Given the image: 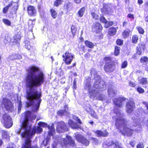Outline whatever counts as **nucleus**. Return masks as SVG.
Returning a JSON list of instances; mask_svg holds the SVG:
<instances>
[{"instance_id":"1","label":"nucleus","mask_w":148,"mask_h":148,"mask_svg":"<svg viewBox=\"0 0 148 148\" xmlns=\"http://www.w3.org/2000/svg\"><path fill=\"white\" fill-rule=\"evenodd\" d=\"M44 74L42 72H27L25 78L27 89L26 98L27 99L26 106L29 107L32 106V112L27 111L24 113V119L20 128L16 132L17 134H20L22 138L27 139L25 140H30L32 136L36 133H40L42 129L40 127H34L31 131V128L32 120L36 117L35 114L38 110L41 102L40 99L41 94L38 92L36 88L40 86L44 82Z\"/></svg>"},{"instance_id":"2","label":"nucleus","mask_w":148,"mask_h":148,"mask_svg":"<svg viewBox=\"0 0 148 148\" xmlns=\"http://www.w3.org/2000/svg\"><path fill=\"white\" fill-rule=\"evenodd\" d=\"M116 115L114 117L116 119L115 125L117 129L123 135L131 136L133 130L128 127V122L124 118L123 114L120 112H118L116 113Z\"/></svg>"},{"instance_id":"3","label":"nucleus","mask_w":148,"mask_h":148,"mask_svg":"<svg viewBox=\"0 0 148 148\" xmlns=\"http://www.w3.org/2000/svg\"><path fill=\"white\" fill-rule=\"evenodd\" d=\"M94 80V87H92L91 88V85L90 83H87L86 84V88H87L89 92V96L91 99H94L95 98L100 100H103L104 99V96L102 95H99L97 91V90H95V88H99L103 87V81H101L100 77L99 76H95L93 79Z\"/></svg>"},{"instance_id":"4","label":"nucleus","mask_w":148,"mask_h":148,"mask_svg":"<svg viewBox=\"0 0 148 148\" xmlns=\"http://www.w3.org/2000/svg\"><path fill=\"white\" fill-rule=\"evenodd\" d=\"M60 137L55 138V141H54V143L52 144L53 148H56L58 142L60 143V144L61 143L63 146L67 144H69L72 146L75 145L74 141L72 140L71 137L70 136H67L65 139L63 138L60 141Z\"/></svg>"},{"instance_id":"5","label":"nucleus","mask_w":148,"mask_h":148,"mask_svg":"<svg viewBox=\"0 0 148 148\" xmlns=\"http://www.w3.org/2000/svg\"><path fill=\"white\" fill-rule=\"evenodd\" d=\"M4 109L8 111H12L14 109V107L11 101L6 98H4L2 100V104L0 108V113L1 114Z\"/></svg>"},{"instance_id":"6","label":"nucleus","mask_w":148,"mask_h":148,"mask_svg":"<svg viewBox=\"0 0 148 148\" xmlns=\"http://www.w3.org/2000/svg\"><path fill=\"white\" fill-rule=\"evenodd\" d=\"M1 121L4 124L5 127L7 128H10L12 125L11 118L6 114L3 115Z\"/></svg>"},{"instance_id":"7","label":"nucleus","mask_w":148,"mask_h":148,"mask_svg":"<svg viewBox=\"0 0 148 148\" xmlns=\"http://www.w3.org/2000/svg\"><path fill=\"white\" fill-rule=\"evenodd\" d=\"M74 55L69 53L68 52H66L63 55V60L67 64H69L71 63L74 57Z\"/></svg>"},{"instance_id":"8","label":"nucleus","mask_w":148,"mask_h":148,"mask_svg":"<svg viewBox=\"0 0 148 148\" xmlns=\"http://www.w3.org/2000/svg\"><path fill=\"white\" fill-rule=\"evenodd\" d=\"M75 137L78 142L81 143L82 144L85 145H89V141L82 135L75 133Z\"/></svg>"},{"instance_id":"9","label":"nucleus","mask_w":148,"mask_h":148,"mask_svg":"<svg viewBox=\"0 0 148 148\" xmlns=\"http://www.w3.org/2000/svg\"><path fill=\"white\" fill-rule=\"evenodd\" d=\"M68 130V128L64 122L62 121L58 123L56 127V130L59 132H62Z\"/></svg>"},{"instance_id":"10","label":"nucleus","mask_w":148,"mask_h":148,"mask_svg":"<svg viewBox=\"0 0 148 148\" xmlns=\"http://www.w3.org/2000/svg\"><path fill=\"white\" fill-rule=\"evenodd\" d=\"M135 105L134 102L132 100L129 101L127 103L126 108L127 111L129 113H131L133 111V109L134 108Z\"/></svg>"},{"instance_id":"11","label":"nucleus","mask_w":148,"mask_h":148,"mask_svg":"<svg viewBox=\"0 0 148 148\" xmlns=\"http://www.w3.org/2000/svg\"><path fill=\"white\" fill-rule=\"evenodd\" d=\"M102 29V27L100 23L97 22L93 23L92 30L94 32L97 33L100 32Z\"/></svg>"},{"instance_id":"12","label":"nucleus","mask_w":148,"mask_h":148,"mask_svg":"<svg viewBox=\"0 0 148 148\" xmlns=\"http://www.w3.org/2000/svg\"><path fill=\"white\" fill-rule=\"evenodd\" d=\"M113 101L117 107H121L124 103V99L122 98H114L113 99Z\"/></svg>"},{"instance_id":"13","label":"nucleus","mask_w":148,"mask_h":148,"mask_svg":"<svg viewBox=\"0 0 148 148\" xmlns=\"http://www.w3.org/2000/svg\"><path fill=\"white\" fill-rule=\"evenodd\" d=\"M114 69V66L110 62L106 63L104 67L105 71L107 72H111Z\"/></svg>"},{"instance_id":"14","label":"nucleus","mask_w":148,"mask_h":148,"mask_svg":"<svg viewBox=\"0 0 148 148\" xmlns=\"http://www.w3.org/2000/svg\"><path fill=\"white\" fill-rule=\"evenodd\" d=\"M54 124H52L51 127H49L48 129L49 130V132H48L49 136H48L46 138V140L47 142H48L50 139V136H53L55 133V130L54 129Z\"/></svg>"},{"instance_id":"15","label":"nucleus","mask_w":148,"mask_h":148,"mask_svg":"<svg viewBox=\"0 0 148 148\" xmlns=\"http://www.w3.org/2000/svg\"><path fill=\"white\" fill-rule=\"evenodd\" d=\"M28 14L30 16H34L36 14V11L33 6L29 5L27 8Z\"/></svg>"},{"instance_id":"16","label":"nucleus","mask_w":148,"mask_h":148,"mask_svg":"<svg viewBox=\"0 0 148 148\" xmlns=\"http://www.w3.org/2000/svg\"><path fill=\"white\" fill-rule=\"evenodd\" d=\"M145 45L142 43L139 44L136 47V53L139 55H140L143 51L144 50Z\"/></svg>"},{"instance_id":"17","label":"nucleus","mask_w":148,"mask_h":148,"mask_svg":"<svg viewBox=\"0 0 148 148\" xmlns=\"http://www.w3.org/2000/svg\"><path fill=\"white\" fill-rule=\"evenodd\" d=\"M95 133L97 136L106 137L108 136V133L106 131L102 132L100 130H97L95 131Z\"/></svg>"},{"instance_id":"18","label":"nucleus","mask_w":148,"mask_h":148,"mask_svg":"<svg viewBox=\"0 0 148 148\" xmlns=\"http://www.w3.org/2000/svg\"><path fill=\"white\" fill-rule=\"evenodd\" d=\"M21 58V56L18 54L10 55L8 58L9 60H14L15 59H20Z\"/></svg>"},{"instance_id":"19","label":"nucleus","mask_w":148,"mask_h":148,"mask_svg":"<svg viewBox=\"0 0 148 148\" xmlns=\"http://www.w3.org/2000/svg\"><path fill=\"white\" fill-rule=\"evenodd\" d=\"M108 92L109 96L110 97H114L116 93V90L113 88H109Z\"/></svg>"},{"instance_id":"20","label":"nucleus","mask_w":148,"mask_h":148,"mask_svg":"<svg viewBox=\"0 0 148 148\" xmlns=\"http://www.w3.org/2000/svg\"><path fill=\"white\" fill-rule=\"evenodd\" d=\"M21 38V37L20 36V33H18L16 34L14 37V44H18Z\"/></svg>"},{"instance_id":"21","label":"nucleus","mask_w":148,"mask_h":148,"mask_svg":"<svg viewBox=\"0 0 148 148\" xmlns=\"http://www.w3.org/2000/svg\"><path fill=\"white\" fill-rule=\"evenodd\" d=\"M134 125L135 126H138L139 128H140L141 125V122L139 119L136 118L133 120Z\"/></svg>"},{"instance_id":"22","label":"nucleus","mask_w":148,"mask_h":148,"mask_svg":"<svg viewBox=\"0 0 148 148\" xmlns=\"http://www.w3.org/2000/svg\"><path fill=\"white\" fill-rule=\"evenodd\" d=\"M68 124L73 129H76L78 127V125L71 120H70L68 121Z\"/></svg>"},{"instance_id":"23","label":"nucleus","mask_w":148,"mask_h":148,"mask_svg":"<svg viewBox=\"0 0 148 148\" xmlns=\"http://www.w3.org/2000/svg\"><path fill=\"white\" fill-rule=\"evenodd\" d=\"M31 141L29 140H25V143L23 144L22 148H31Z\"/></svg>"},{"instance_id":"24","label":"nucleus","mask_w":148,"mask_h":148,"mask_svg":"<svg viewBox=\"0 0 148 148\" xmlns=\"http://www.w3.org/2000/svg\"><path fill=\"white\" fill-rule=\"evenodd\" d=\"M116 30L114 27L110 28L108 31V34L111 36H114L116 33Z\"/></svg>"},{"instance_id":"25","label":"nucleus","mask_w":148,"mask_h":148,"mask_svg":"<svg viewBox=\"0 0 148 148\" xmlns=\"http://www.w3.org/2000/svg\"><path fill=\"white\" fill-rule=\"evenodd\" d=\"M111 8L107 5L104 6L102 11H104V13L105 14L110 13L111 11Z\"/></svg>"},{"instance_id":"26","label":"nucleus","mask_w":148,"mask_h":148,"mask_svg":"<svg viewBox=\"0 0 148 148\" xmlns=\"http://www.w3.org/2000/svg\"><path fill=\"white\" fill-rule=\"evenodd\" d=\"M50 14L51 16L53 18H56L57 16V12L54 9H51L50 10Z\"/></svg>"},{"instance_id":"27","label":"nucleus","mask_w":148,"mask_h":148,"mask_svg":"<svg viewBox=\"0 0 148 148\" xmlns=\"http://www.w3.org/2000/svg\"><path fill=\"white\" fill-rule=\"evenodd\" d=\"M85 10V8L84 7H83L81 8L78 11V14L80 17H82L83 15Z\"/></svg>"},{"instance_id":"28","label":"nucleus","mask_w":148,"mask_h":148,"mask_svg":"<svg viewBox=\"0 0 148 148\" xmlns=\"http://www.w3.org/2000/svg\"><path fill=\"white\" fill-rule=\"evenodd\" d=\"M1 135L2 137L5 138H8L9 137V135L8 133L6 131L2 130L1 131Z\"/></svg>"},{"instance_id":"29","label":"nucleus","mask_w":148,"mask_h":148,"mask_svg":"<svg viewBox=\"0 0 148 148\" xmlns=\"http://www.w3.org/2000/svg\"><path fill=\"white\" fill-rule=\"evenodd\" d=\"M130 32V31L129 29H126L123 33V37L126 38L129 35V34Z\"/></svg>"},{"instance_id":"30","label":"nucleus","mask_w":148,"mask_h":148,"mask_svg":"<svg viewBox=\"0 0 148 148\" xmlns=\"http://www.w3.org/2000/svg\"><path fill=\"white\" fill-rule=\"evenodd\" d=\"M85 43L87 47L90 48H92L94 46L92 43L87 40L85 41Z\"/></svg>"},{"instance_id":"31","label":"nucleus","mask_w":148,"mask_h":148,"mask_svg":"<svg viewBox=\"0 0 148 148\" xmlns=\"http://www.w3.org/2000/svg\"><path fill=\"white\" fill-rule=\"evenodd\" d=\"M63 2V0H56L54 1L53 5L56 7H58Z\"/></svg>"},{"instance_id":"32","label":"nucleus","mask_w":148,"mask_h":148,"mask_svg":"<svg viewBox=\"0 0 148 148\" xmlns=\"http://www.w3.org/2000/svg\"><path fill=\"white\" fill-rule=\"evenodd\" d=\"M139 80L140 83L142 85L145 84L147 83V81L146 78L143 77L141 79H139Z\"/></svg>"},{"instance_id":"33","label":"nucleus","mask_w":148,"mask_h":148,"mask_svg":"<svg viewBox=\"0 0 148 148\" xmlns=\"http://www.w3.org/2000/svg\"><path fill=\"white\" fill-rule=\"evenodd\" d=\"M11 40L10 37L8 34H6L5 36V38L4 40V42L5 44H7L10 42Z\"/></svg>"},{"instance_id":"34","label":"nucleus","mask_w":148,"mask_h":148,"mask_svg":"<svg viewBox=\"0 0 148 148\" xmlns=\"http://www.w3.org/2000/svg\"><path fill=\"white\" fill-rule=\"evenodd\" d=\"M143 103L145 105L147 108L146 110H143V112L145 114H148V102L143 101Z\"/></svg>"},{"instance_id":"35","label":"nucleus","mask_w":148,"mask_h":148,"mask_svg":"<svg viewBox=\"0 0 148 148\" xmlns=\"http://www.w3.org/2000/svg\"><path fill=\"white\" fill-rule=\"evenodd\" d=\"M118 143L117 142L114 143L112 141L108 140L107 141L106 143V145L108 146H111L112 147H115V146L114 145V144H116V143Z\"/></svg>"},{"instance_id":"36","label":"nucleus","mask_w":148,"mask_h":148,"mask_svg":"<svg viewBox=\"0 0 148 148\" xmlns=\"http://www.w3.org/2000/svg\"><path fill=\"white\" fill-rule=\"evenodd\" d=\"M85 109L88 112H90L91 111L92 109L90 105L89 104H87L84 107Z\"/></svg>"},{"instance_id":"37","label":"nucleus","mask_w":148,"mask_h":148,"mask_svg":"<svg viewBox=\"0 0 148 148\" xmlns=\"http://www.w3.org/2000/svg\"><path fill=\"white\" fill-rule=\"evenodd\" d=\"M67 113V111L66 110H60L57 112L58 115L60 116H62L63 115L66 114Z\"/></svg>"},{"instance_id":"38","label":"nucleus","mask_w":148,"mask_h":148,"mask_svg":"<svg viewBox=\"0 0 148 148\" xmlns=\"http://www.w3.org/2000/svg\"><path fill=\"white\" fill-rule=\"evenodd\" d=\"M35 24V21L34 20H29L28 22V25L30 28H32Z\"/></svg>"},{"instance_id":"39","label":"nucleus","mask_w":148,"mask_h":148,"mask_svg":"<svg viewBox=\"0 0 148 148\" xmlns=\"http://www.w3.org/2000/svg\"><path fill=\"white\" fill-rule=\"evenodd\" d=\"M138 40V36L137 35H134L132 37V42L134 43H136Z\"/></svg>"},{"instance_id":"40","label":"nucleus","mask_w":148,"mask_h":148,"mask_svg":"<svg viewBox=\"0 0 148 148\" xmlns=\"http://www.w3.org/2000/svg\"><path fill=\"white\" fill-rule=\"evenodd\" d=\"M9 3L11 4V6H12L13 8H14V10L17 9L18 6V3H17L11 1Z\"/></svg>"},{"instance_id":"41","label":"nucleus","mask_w":148,"mask_h":148,"mask_svg":"<svg viewBox=\"0 0 148 148\" xmlns=\"http://www.w3.org/2000/svg\"><path fill=\"white\" fill-rule=\"evenodd\" d=\"M3 22L4 23L8 26H10L11 25V22L8 19H3Z\"/></svg>"},{"instance_id":"42","label":"nucleus","mask_w":148,"mask_h":148,"mask_svg":"<svg viewBox=\"0 0 148 148\" xmlns=\"http://www.w3.org/2000/svg\"><path fill=\"white\" fill-rule=\"evenodd\" d=\"M120 48L119 47L116 46L115 47L114 54L117 56L119 55Z\"/></svg>"},{"instance_id":"43","label":"nucleus","mask_w":148,"mask_h":148,"mask_svg":"<svg viewBox=\"0 0 148 148\" xmlns=\"http://www.w3.org/2000/svg\"><path fill=\"white\" fill-rule=\"evenodd\" d=\"M71 29L73 35L74 36L75 35V33L77 31L76 28L73 25L71 27Z\"/></svg>"},{"instance_id":"44","label":"nucleus","mask_w":148,"mask_h":148,"mask_svg":"<svg viewBox=\"0 0 148 148\" xmlns=\"http://www.w3.org/2000/svg\"><path fill=\"white\" fill-rule=\"evenodd\" d=\"M113 24V22H108L107 21L105 24V27L106 28H108L111 26Z\"/></svg>"},{"instance_id":"45","label":"nucleus","mask_w":148,"mask_h":148,"mask_svg":"<svg viewBox=\"0 0 148 148\" xmlns=\"http://www.w3.org/2000/svg\"><path fill=\"white\" fill-rule=\"evenodd\" d=\"M91 15L92 18L95 20H98L99 18V15L94 12H92Z\"/></svg>"},{"instance_id":"46","label":"nucleus","mask_w":148,"mask_h":148,"mask_svg":"<svg viewBox=\"0 0 148 148\" xmlns=\"http://www.w3.org/2000/svg\"><path fill=\"white\" fill-rule=\"evenodd\" d=\"M128 63L127 61H124L121 64V68L123 69L125 68L127 66Z\"/></svg>"},{"instance_id":"47","label":"nucleus","mask_w":148,"mask_h":148,"mask_svg":"<svg viewBox=\"0 0 148 148\" xmlns=\"http://www.w3.org/2000/svg\"><path fill=\"white\" fill-rule=\"evenodd\" d=\"M11 3H9L8 5L3 8V11L4 13H5L7 12L9 8L11 6Z\"/></svg>"},{"instance_id":"48","label":"nucleus","mask_w":148,"mask_h":148,"mask_svg":"<svg viewBox=\"0 0 148 148\" xmlns=\"http://www.w3.org/2000/svg\"><path fill=\"white\" fill-rule=\"evenodd\" d=\"M148 61V58L146 57H142L140 59V62L142 63H144L147 62Z\"/></svg>"},{"instance_id":"49","label":"nucleus","mask_w":148,"mask_h":148,"mask_svg":"<svg viewBox=\"0 0 148 148\" xmlns=\"http://www.w3.org/2000/svg\"><path fill=\"white\" fill-rule=\"evenodd\" d=\"M137 29L138 30V32L140 34H143L144 32V31L143 29L142 28L139 27H137Z\"/></svg>"},{"instance_id":"50","label":"nucleus","mask_w":148,"mask_h":148,"mask_svg":"<svg viewBox=\"0 0 148 148\" xmlns=\"http://www.w3.org/2000/svg\"><path fill=\"white\" fill-rule=\"evenodd\" d=\"M90 140H92V142L95 144H97L99 142V140L96 138L92 137L90 138Z\"/></svg>"},{"instance_id":"51","label":"nucleus","mask_w":148,"mask_h":148,"mask_svg":"<svg viewBox=\"0 0 148 148\" xmlns=\"http://www.w3.org/2000/svg\"><path fill=\"white\" fill-rule=\"evenodd\" d=\"M38 125L42 127H46L47 125V123L42 122H39L38 123Z\"/></svg>"},{"instance_id":"52","label":"nucleus","mask_w":148,"mask_h":148,"mask_svg":"<svg viewBox=\"0 0 148 148\" xmlns=\"http://www.w3.org/2000/svg\"><path fill=\"white\" fill-rule=\"evenodd\" d=\"M100 20L102 23H105L107 22V20L103 16H101L100 18Z\"/></svg>"},{"instance_id":"53","label":"nucleus","mask_w":148,"mask_h":148,"mask_svg":"<svg viewBox=\"0 0 148 148\" xmlns=\"http://www.w3.org/2000/svg\"><path fill=\"white\" fill-rule=\"evenodd\" d=\"M116 43L117 45H122L123 43V40L120 39H118L116 41Z\"/></svg>"},{"instance_id":"54","label":"nucleus","mask_w":148,"mask_h":148,"mask_svg":"<svg viewBox=\"0 0 148 148\" xmlns=\"http://www.w3.org/2000/svg\"><path fill=\"white\" fill-rule=\"evenodd\" d=\"M137 91L139 93H143L144 92V89L140 87H138L137 89Z\"/></svg>"},{"instance_id":"55","label":"nucleus","mask_w":148,"mask_h":148,"mask_svg":"<svg viewBox=\"0 0 148 148\" xmlns=\"http://www.w3.org/2000/svg\"><path fill=\"white\" fill-rule=\"evenodd\" d=\"M25 47L26 48L28 49H30L31 48V46L29 45V43L27 42V43H25Z\"/></svg>"},{"instance_id":"56","label":"nucleus","mask_w":148,"mask_h":148,"mask_svg":"<svg viewBox=\"0 0 148 148\" xmlns=\"http://www.w3.org/2000/svg\"><path fill=\"white\" fill-rule=\"evenodd\" d=\"M137 148H143L144 146L143 144L142 143H139L137 146Z\"/></svg>"},{"instance_id":"57","label":"nucleus","mask_w":148,"mask_h":148,"mask_svg":"<svg viewBox=\"0 0 148 148\" xmlns=\"http://www.w3.org/2000/svg\"><path fill=\"white\" fill-rule=\"evenodd\" d=\"M129 85L132 87H134L136 86L135 84L132 82H130Z\"/></svg>"},{"instance_id":"58","label":"nucleus","mask_w":148,"mask_h":148,"mask_svg":"<svg viewBox=\"0 0 148 148\" xmlns=\"http://www.w3.org/2000/svg\"><path fill=\"white\" fill-rule=\"evenodd\" d=\"M127 17L128 18H129L131 19H134V16L133 14H129L127 15Z\"/></svg>"},{"instance_id":"59","label":"nucleus","mask_w":148,"mask_h":148,"mask_svg":"<svg viewBox=\"0 0 148 148\" xmlns=\"http://www.w3.org/2000/svg\"><path fill=\"white\" fill-rule=\"evenodd\" d=\"M135 144L136 143L135 141H131L130 143V144L131 145L132 147H134Z\"/></svg>"},{"instance_id":"60","label":"nucleus","mask_w":148,"mask_h":148,"mask_svg":"<svg viewBox=\"0 0 148 148\" xmlns=\"http://www.w3.org/2000/svg\"><path fill=\"white\" fill-rule=\"evenodd\" d=\"M91 115L95 119H97L98 118L97 115L95 113H91Z\"/></svg>"},{"instance_id":"61","label":"nucleus","mask_w":148,"mask_h":148,"mask_svg":"<svg viewBox=\"0 0 148 148\" xmlns=\"http://www.w3.org/2000/svg\"><path fill=\"white\" fill-rule=\"evenodd\" d=\"M95 70L94 69H92L90 71V73H91V74H93V75H94L95 74Z\"/></svg>"},{"instance_id":"62","label":"nucleus","mask_w":148,"mask_h":148,"mask_svg":"<svg viewBox=\"0 0 148 148\" xmlns=\"http://www.w3.org/2000/svg\"><path fill=\"white\" fill-rule=\"evenodd\" d=\"M74 1L77 4H79L81 2V0H74Z\"/></svg>"},{"instance_id":"63","label":"nucleus","mask_w":148,"mask_h":148,"mask_svg":"<svg viewBox=\"0 0 148 148\" xmlns=\"http://www.w3.org/2000/svg\"><path fill=\"white\" fill-rule=\"evenodd\" d=\"M144 6L145 8H148V2H145L144 4Z\"/></svg>"},{"instance_id":"64","label":"nucleus","mask_w":148,"mask_h":148,"mask_svg":"<svg viewBox=\"0 0 148 148\" xmlns=\"http://www.w3.org/2000/svg\"><path fill=\"white\" fill-rule=\"evenodd\" d=\"M76 82L75 81H74L73 82V88L74 89H75L76 88Z\"/></svg>"}]
</instances>
